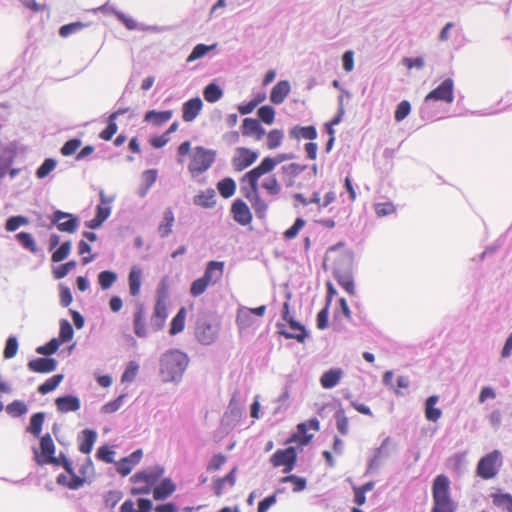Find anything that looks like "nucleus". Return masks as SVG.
Instances as JSON below:
<instances>
[{"instance_id": "nucleus-45", "label": "nucleus", "mask_w": 512, "mask_h": 512, "mask_svg": "<svg viewBox=\"0 0 512 512\" xmlns=\"http://www.w3.org/2000/svg\"><path fill=\"white\" fill-rule=\"evenodd\" d=\"M17 242L26 250L36 254L39 249L31 233L21 231L15 235Z\"/></svg>"}, {"instance_id": "nucleus-2", "label": "nucleus", "mask_w": 512, "mask_h": 512, "mask_svg": "<svg viewBox=\"0 0 512 512\" xmlns=\"http://www.w3.org/2000/svg\"><path fill=\"white\" fill-rule=\"evenodd\" d=\"M451 104L454 101V82L451 78L443 80L436 88L432 89L424 98L420 107V116L424 120L441 119L434 108L435 102Z\"/></svg>"}, {"instance_id": "nucleus-39", "label": "nucleus", "mask_w": 512, "mask_h": 512, "mask_svg": "<svg viewBox=\"0 0 512 512\" xmlns=\"http://www.w3.org/2000/svg\"><path fill=\"white\" fill-rule=\"evenodd\" d=\"M174 221L175 217L173 210L170 207L166 208L158 226V232L161 238H166L171 234Z\"/></svg>"}, {"instance_id": "nucleus-32", "label": "nucleus", "mask_w": 512, "mask_h": 512, "mask_svg": "<svg viewBox=\"0 0 512 512\" xmlns=\"http://www.w3.org/2000/svg\"><path fill=\"white\" fill-rule=\"evenodd\" d=\"M439 401L438 395L429 396L424 403L425 418L430 422H437L442 416V410L436 407Z\"/></svg>"}, {"instance_id": "nucleus-34", "label": "nucleus", "mask_w": 512, "mask_h": 512, "mask_svg": "<svg viewBox=\"0 0 512 512\" xmlns=\"http://www.w3.org/2000/svg\"><path fill=\"white\" fill-rule=\"evenodd\" d=\"M256 323V318L246 306L237 309L236 324L240 330H246Z\"/></svg>"}, {"instance_id": "nucleus-30", "label": "nucleus", "mask_w": 512, "mask_h": 512, "mask_svg": "<svg viewBox=\"0 0 512 512\" xmlns=\"http://www.w3.org/2000/svg\"><path fill=\"white\" fill-rule=\"evenodd\" d=\"M168 317L167 306L160 304L154 305L153 313L150 318V326L154 332L162 330Z\"/></svg>"}, {"instance_id": "nucleus-43", "label": "nucleus", "mask_w": 512, "mask_h": 512, "mask_svg": "<svg viewBox=\"0 0 512 512\" xmlns=\"http://www.w3.org/2000/svg\"><path fill=\"white\" fill-rule=\"evenodd\" d=\"M223 89L215 81L207 84L203 89V97L209 103H215L223 97Z\"/></svg>"}, {"instance_id": "nucleus-49", "label": "nucleus", "mask_w": 512, "mask_h": 512, "mask_svg": "<svg viewBox=\"0 0 512 512\" xmlns=\"http://www.w3.org/2000/svg\"><path fill=\"white\" fill-rule=\"evenodd\" d=\"M117 279V273L112 270H103L97 276L98 284L102 290L110 289Z\"/></svg>"}, {"instance_id": "nucleus-55", "label": "nucleus", "mask_w": 512, "mask_h": 512, "mask_svg": "<svg viewBox=\"0 0 512 512\" xmlns=\"http://www.w3.org/2000/svg\"><path fill=\"white\" fill-rule=\"evenodd\" d=\"M337 283L350 295L355 293V283L353 273L334 276Z\"/></svg>"}, {"instance_id": "nucleus-27", "label": "nucleus", "mask_w": 512, "mask_h": 512, "mask_svg": "<svg viewBox=\"0 0 512 512\" xmlns=\"http://www.w3.org/2000/svg\"><path fill=\"white\" fill-rule=\"evenodd\" d=\"M97 439V432L94 429L86 428L78 435L79 451L83 454L91 453Z\"/></svg>"}, {"instance_id": "nucleus-8", "label": "nucleus", "mask_w": 512, "mask_h": 512, "mask_svg": "<svg viewBox=\"0 0 512 512\" xmlns=\"http://www.w3.org/2000/svg\"><path fill=\"white\" fill-rule=\"evenodd\" d=\"M287 325L277 322L276 328L278 329V334L285 339H293L299 343H304L307 338L310 336V332L307 328L296 319H290Z\"/></svg>"}, {"instance_id": "nucleus-14", "label": "nucleus", "mask_w": 512, "mask_h": 512, "mask_svg": "<svg viewBox=\"0 0 512 512\" xmlns=\"http://www.w3.org/2000/svg\"><path fill=\"white\" fill-rule=\"evenodd\" d=\"M165 469L163 466L155 465L150 469H144L137 471L132 477L130 481L132 483H145L154 487L158 480L163 476Z\"/></svg>"}, {"instance_id": "nucleus-4", "label": "nucleus", "mask_w": 512, "mask_h": 512, "mask_svg": "<svg viewBox=\"0 0 512 512\" xmlns=\"http://www.w3.org/2000/svg\"><path fill=\"white\" fill-rule=\"evenodd\" d=\"M503 465L501 451L495 449L482 456L476 465V475L483 480L495 478Z\"/></svg>"}, {"instance_id": "nucleus-6", "label": "nucleus", "mask_w": 512, "mask_h": 512, "mask_svg": "<svg viewBox=\"0 0 512 512\" xmlns=\"http://www.w3.org/2000/svg\"><path fill=\"white\" fill-rule=\"evenodd\" d=\"M217 327L212 324L208 314L201 312L197 315L195 321V336L203 345L212 344L217 337Z\"/></svg>"}, {"instance_id": "nucleus-16", "label": "nucleus", "mask_w": 512, "mask_h": 512, "mask_svg": "<svg viewBox=\"0 0 512 512\" xmlns=\"http://www.w3.org/2000/svg\"><path fill=\"white\" fill-rule=\"evenodd\" d=\"M230 212L233 220L242 226H246L252 221V213L249 206L240 198L233 201Z\"/></svg>"}, {"instance_id": "nucleus-44", "label": "nucleus", "mask_w": 512, "mask_h": 512, "mask_svg": "<svg viewBox=\"0 0 512 512\" xmlns=\"http://www.w3.org/2000/svg\"><path fill=\"white\" fill-rule=\"evenodd\" d=\"M236 187V182L231 177H225L217 183V190L225 199H228L235 194Z\"/></svg>"}, {"instance_id": "nucleus-11", "label": "nucleus", "mask_w": 512, "mask_h": 512, "mask_svg": "<svg viewBox=\"0 0 512 512\" xmlns=\"http://www.w3.org/2000/svg\"><path fill=\"white\" fill-rule=\"evenodd\" d=\"M277 165L278 161H276L274 157L266 156L261 160V162L257 166L246 172L242 176L241 181L243 183L250 182L254 186H259V179L263 175L272 172Z\"/></svg>"}, {"instance_id": "nucleus-23", "label": "nucleus", "mask_w": 512, "mask_h": 512, "mask_svg": "<svg viewBox=\"0 0 512 512\" xmlns=\"http://www.w3.org/2000/svg\"><path fill=\"white\" fill-rule=\"evenodd\" d=\"M55 405L61 413L75 412L80 409L81 401L76 395L65 394L55 399Z\"/></svg>"}, {"instance_id": "nucleus-46", "label": "nucleus", "mask_w": 512, "mask_h": 512, "mask_svg": "<svg viewBox=\"0 0 512 512\" xmlns=\"http://www.w3.org/2000/svg\"><path fill=\"white\" fill-rule=\"evenodd\" d=\"M217 47V43H213L211 45H206L203 43H199L195 45L191 51V53L187 57V62H193L195 60L201 59L206 56L209 52L215 50Z\"/></svg>"}, {"instance_id": "nucleus-57", "label": "nucleus", "mask_w": 512, "mask_h": 512, "mask_svg": "<svg viewBox=\"0 0 512 512\" xmlns=\"http://www.w3.org/2000/svg\"><path fill=\"white\" fill-rule=\"evenodd\" d=\"M258 120L271 125L275 120V109L271 105H263L257 110Z\"/></svg>"}, {"instance_id": "nucleus-13", "label": "nucleus", "mask_w": 512, "mask_h": 512, "mask_svg": "<svg viewBox=\"0 0 512 512\" xmlns=\"http://www.w3.org/2000/svg\"><path fill=\"white\" fill-rule=\"evenodd\" d=\"M242 414L241 401L237 398L236 393H234L222 417V425L231 429L234 428L239 423Z\"/></svg>"}, {"instance_id": "nucleus-25", "label": "nucleus", "mask_w": 512, "mask_h": 512, "mask_svg": "<svg viewBox=\"0 0 512 512\" xmlns=\"http://www.w3.org/2000/svg\"><path fill=\"white\" fill-rule=\"evenodd\" d=\"M176 490V484L171 478H163L159 484L153 487V498L156 501H163L170 497Z\"/></svg>"}, {"instance_id": "nucleus-22", "label": "nucleus", "mask_w": 512, "mask_h": 512, "mask_svg": "<svg viewBox=\"0 0 512 512\" xmlns=\"http://www.w3.org/2000/svg\"><path fill=\"white\" fill-rule=\"evenodd\" d=\"M203 107L200 97H193L182 104V119L185 122L194 121Z\"/></svg>"}, {"instance_id": "nucleus-58", "label": "nucleus", "mask_w": 512, "mask_h": 512, "mask_svg": "<svg viewBox=\"0 0 512 512\" xmlns=\"http://www.w3.org/2000/svg\"><path fill=\"white\" fill-rule=\"evenodd\" d=\"M29 223V219L23 215H13L6 219L5 222V230L8 232H14L19 227L23 225H27Z\"/></svg>"}, {"instance_id": "nucleus-51", "label": "nucleus", "mask_w": 512, "mask_h": 512, "mask_svg": "<svg viewBox=\"0 0 512 512\" xmlns=\"http://www.w3.org/2000/svg\"><path fill=\"white\" fill-rule=\"evenodd\" d=\"M74 329L72 324L67 319H61L59 322V336L58 340L61 344L67 343L73 339Z\"/></svg>"}, {"instance_id": "nucleus-20", "label": "nucleus", "mask_w": 512, "mask_h": 512, "mask_svg": "<svg viewBox=\"0 0 512 512\" xmlns=\"http://www.w3.org/2000/svg\"><path fill=\"white\" fill-rule=\"evenodd\" d=\"M241 133L243 136L255 137L256 140H261L266 131L258 119L246 117L242 121Z\"/></svg>"}, {"instance_id": "nucleus-56", "label": "nucleus", "mask_w": 512, "mask_h": 512, "mask_svg": "<svg viewBox=\"0 0 512 512\" xmlns=\"http://www.w3.org/2000/svg\"><path fill=\"white\" fill-rule=\"evenodd\" d=\"M261 187L271 196H277L281 192V185L275 175L264 178Z\"/></svg>"}, {"instance_id": "nucleus-48", "label": "nucleus", "mask_w": 512, "mask_h": 512, "mask_svg": "<svg viewBox=\"0 0 512 512\" xmlns=\"http://www.w3.org/2000/svg\"><path fill=\"white\" fill-rule=\"evenodd\" d=\"M72 243L71 241L62 242L55 250L51 251V261L53 263H60L64 261L71 253Z\"/></svg>"}, {"instance_id": "nucleus-63", "label": "nucleus", "mask_w": 512, "mask_h": 512, "mask_svg": "<svg viewBox=\"0 0 512 512\" xmlns=\"http://www.w3.org/2000/svg\"><path fill=\"white\" fill-rule=\"evenodd\" d=\"M306 221L302 217H297L294 223L284 231L283 238L285 240H292L297 237L300 230L305 226Z\"/></svg>"}, {"instance_id": "nucleus-33", "label": "nucleus", "mask_w": 512, "mask_h": 512, "mask_svg": "<svg viewBox=\"0 0 512 512\" xmlns=\"http://www.w3.org/2000/svg\"><path fill=\"white\" fill-rule=\"evenodd\" d=\"M142 284V269L134 265L130 268L129 274H128V286H129V293L132 296H137L140 293Z\"/></svg>"}, {"instance_id": "nucleus-62", "label": "nucleus", "mask_w": 512, "mask_h": 512, "mask_svg": "<svg viewBox=\"0 0 512 512\" xmlns=\"http://www.w3.org/2000/svg\"><path fill=\"white\" fill-rule=\"evenodd\" d=\"M334 418L336 420L337 430L341 435H347L349 430L348 418L345 415V411L342 407H340L334 413Z\"/></svg>"}, {"instance_id": "nucleus-12", "label": "nucleus", "mask_w": 512, "mask_h": 512, "mask_svg": "<svg viewBox=\"0 0 512 512\" xmlns=\"http://www.w3.org/2000/svg\"><path fill=\"white\" fill-rule=\"evenodd\" d=\"M39 439L41 452L36 447H33L32 450L36 463L43 466L49 463V458L54 459L56 447L49 433L40 436Z\"/></svg>"}, {"instance_id": "nucleus-52", "label": "nucleus", "mask_w": 512, "mask_h": 512, "mask_svg": "<svg viewBox=\"0 0 512 512\" xmlns=\"http://www.w3.org/2000/svg\"><path fill=\"white\" fill-rule=\"evenodd\" d=\"M57 166V160L54 158H45L44 161L35 171V176L38 179L46 178Z\"/></svg>"}, {"instance_id": "nucleus-19", "label": "nucleus", "mask_w": 512, "mask_h": 512, "mask_svg": "<svg viewBox=\"0 0 512 512\" xmlns=\"http://www.w3.org/2000/svg\"><path fill=\"white\" fill-rule=\"evenodd\" d=\"M58 362L52 357H38L28 361L27 368L34 373H50L57 369Z\"/></svg>"}, {"instance_id": "nucleus-18", "label": "nucleus", "mask_w": 512, "mask_h": 512, "mask_svg": "<svg viewBox=\"0 0 512 512\" xmlns=\"http://www.w3.org/2000/svg\"><path fill=\"white\" fill-rule=\"evenodd\" d=\"M142 457V449L134 450L129 456L121 458L116 463L117 472L123 477L129 475L134 466H136L141 461Z\"/></svg>"}, {"instance_id": "nucleus-17", "label": "nucleus", "mask_w": 512, "mask_h": 512, "mask_svg": "<svg viewBox=\"0 0 512 512\" xmlns=\"http://www.w3.org/2000/svg\"><path fill=\"white\" fill-rule=\"evenodd\" d=\"M245 198L249 200L251 206L255 212V215L259 219L266 218L268 211V204L259 194V186L252 185L250 193H245Z\"/></svg>"}, {"instance_id": "nucleus-42", "label": "nucleus", "mask_w": 512, "mask_h": 512, "mask_svg": "<svg viewBox=\"0 0 512 512\" xmlns=\"http://www.w3.org/2000/svg\"><path fill=\"white\" fill-rule=\"evenodd\" d=\"M490 497L494 506L506 512H512V494L498 491L492 493Z\"/></svg>"}, {"instance_id": "nucleus-59", "label": "nucleus", "mask_w": 512, "mask_h": 512, "mask_svg": "<svg viewBox=\"0 0 512 512\" xmlns=\"http://www.w3.org/2000/svg\"><path fill=\"white\" fill-rule=\"evenodd\" d=\"M61 345V341L57 338L50 339L44 345L38 346L36 348V353L50 357L52 354L56 353Z\"/></svg>"}, {"instance_id": "nucleus-64", "label": "nucleus", "mask_w": 512, "mask_h": 512, "mask_svg": "<svg viewBox=\"0 0 512 512\" xmlns=\"http://www.w3.org/2000/svg\"><path fill=\"white\" fill-rule=\"evenodd\" d=\"M81 145V139L71 138L62 145V147L60 148V153L65 157L72 156L77 152Z\"/></svg>"}, {"instance_id": "nucleus-31", "label": "nucleus", "mask_w": 512, "mask_h": 512, "mask_svg": "<svg viewBox=\"0 0 512 512\" xmlns=\"http://www.w3.org/2000/svg\"><path fill=\"white\" fill-rule=\"evenodd\" d=\"M173 111L172 110H148L145 112L143 121L147 123H151L152 125L159 127L169 121L172 118Z\"/></svg>"}, {"instance_id": "nucleus-35", "label": "nucleus", "mask_w": 512, "mask_h": 512, "mask_svg": "<svg viewBox=\"0 0 512 512\" xmlns=\"http://www.w3.org/2000/svg\"><path fill=\"white\" fill-rule=\"evenodd\" d=\"M289 136L292 139L304 138L307 140H314L317 138V129L314 125L301 126L296 125L289 131Z\"/></svg>"}, {"instance_id": "nucleus-47", "label": "nucleus", "mask_w": 512, "mask_h": 512, "mask_svg": "<svg viewBox=\"0 0 512 512\" xmlns=\"http://www.w3.org/2000/svg\"><path fill=\"white\" fill-rule=\"evenodd\" d=\"M63 374H55L52 377L45 380L42 384H40L37 388L38 393L41 395H46L52 391H54L60 383L63 381Z\"/></svg>"}, {"instance_id": "nucleus-5", "label": "nucleus", "mask_w": 512, "mask_h": 512, "mask_svg": "<svg viewBox=\"0 0 512 512\" xmlns=\"http://www.w3.org/2000/svg\"><path fill=\"white\" fill-rule=\"evenodd\" d=\"M216 158V151L197 146L188 165V170L192 175L198 176L207 171Z\"/></svg>"}, {"instance_id": "nucleus-61", "label": "nucleus", "mask_w": 512, "mask_h": 512, "mask_svg": "<svg viewBox=\"0 0 512 512\" xmlns=\"http://www.w3.org/2000/svg\"><path fill=\"white\" fill-rule=\"evenodd\" d=\"M19 343L18 339L14 335H10L5 342V347L3 350V358L4 359H12L16 356L18 351Z\"/></svg>"}, {"instance_id": "nucleus-3", "label": "nucleus", "mask_w": 512, "mask_h": 512, "mask_svg": "<svg viewBox=\"0 0 512 512\" xmlns=\"http://www.w3.org/2000/svg\"><path fill=\"white\" fill-rule=\"evenodd\" d=\"M450 480L444 474L437 475L432 482L433 506L431 512H455L456 502L451 497Z\"/></svg>"}, {"instance_id": "nucleus-26", "label": "nucleus", "mask_w": 512, "mask_h": 512, "mask_svg": "<svg viewBox=\"0 0 512 512\" xmlns=\"http://www.w3.org/2000/svg\"><path fill=\"white\" fill-rule=\"evenodd\" d=\"M133 330L137 337L146 338L145 308L143 303H138L133 315Z\"/></svg>"}, {"instance_id": "nucleus-15", "label": "nucleus", "mask_w": 512, "mask_h": 512, "mask_svg": "<svg viewBox=\"0 0 512 512\" xmlns=\"http://www.w3.org/2000/svg\"><path fill=\"white\" fill-rule=\"evenodd\" d=\"M236 151L238 155L232 158V166L236 171H243L248 168L259 156L258 151L246 147H238Z\"/></svg>"}, {"instance_id": "nucleus-7", "label": "nucleus", "mask_w": 512, "mask_h": 512, "mask_svg": "<svg viewBox=\"0 0 512 512\" xmlns=\"http://www.w3.org/2000/svg\"><path fill=\"white\" fill-rule=\"evenodd\" d=\"M396 451L397 444L390 436L386 437L381 445L374 450L373 456L368 459L365 475H369L374 470L378 469L383 461L388 459Z\"/></svg>"}, {"instance_id": "nucleus-53", "label": "nucleus", "mask_w": 512, "mask_h": 512, "mask_svg": "<svg viewBox=\"0 0 512 512\" xmlns=\"http://www.w3.org/2000/svg\"><path fill=\"white\" fill-rule=\"evenodd\" d=\"M281 483H292L293 484V492H301L307 487V480L304 477L289 474L282 478H280Z\"/></svg>"}, {"instance_id": "nucleus-24", "label": "nucleus", "mask_w": 512, "mask_h": 512, "mask_svg": "<svg viewBox=\"0 0 512 512\" xmlns=\"http://www.w3.org/2000/svg\"><path fill=\"white\" fill-rule=\"evenodd\" d=\"M344 375V372L341 368L333 367L323 372L321 375L319 382L322 388L324 389H333L336 387L342 377Z\"/></svg>"}, {"instance_id": "nucleus-50", "label": "nucleus", "mask_w": 512, "mask_h": 512, "mask_svg": "<svg viewBox=\"0 0 512 512\" xmlns=\"http://www.w3.org/2000/svg\"><path fill=\"white\" fill-rule=\"evenodd\" d=\"M5 410L9 416L19 418L28 412V406L22 400H14L5 407Z\"/></svg>"}, {"instance_id": "nucleus-37", "label": "nucleus", "mask_w": 512, "mask_h": 512, "mask_svg": "<svg viewBox=\"0 0 512 512\" xmlns=\"http://www.w3.org/2000/svg\"><path fill=\"white\" fill-rule=\"evenodd\" d=\"M216 193L212 188H208L206 191H201L199 194L195 195L193 198V203L196 206L202 208H213L216 204Z\"/></svg>"}, {"instance_id": "nucleus-9", "label": "nucleus", "mask_w": 512, "mask_h": 512, "mask_svg": "<svg viewBox=\"0 0 512 512\" xmlns=\"http://www.w3.org/2000/svg\"><path fill=\"white\" fill-rule=\"evenodd\" d=\"M270 462L273 467H283V473H290L297 463V450L294 446L284 449H277L271 456Z\"/></svg>"}, {"instance_id": "nucleus-60", "label": "nucleus", "mask_w": 512, "mask_h": 512, "mask_svg": "<svg viewBox=\"0 0 512 512\" xmlns=\"http://www.w3.org/2000/svg\"><path fill=\"white\" fill-rule=\"evenodd\" d=\"M116 120L117 119H115L114 115L108 116L107 125H106L105 129H103L99 134V137L102 140L109 141L116 134V132L118 130Z\"/></svg>"}, {"instance_id": "nucleus-41", "label": "nucleus", "mask_w": 512, "mask_h": 512, "mask_svg": "<svg viewBox=\"0 0 512 512\" xmlns=\"http://www.w3.org/2000/svg\"><path fill=\"white\" fill-rule=\"evenodd\" d=\"M186 315V308L184 306L180 307L170 322L169 334L171 336H175L184 330Z\"/></svg>"}, {"instance_id": "nucleus-54", "label": "nucleus", "mask_w": 512, "mask_h": 512, "mask_svg": "<svg viewBox=\"0 0 512 512\" xmlns=\"http://www.w3.org/2000/svg\"><path fill=\"white\" fill-rule=\"evenodd\" d=\"M76 266L77 262L75 260H70L66 263L54 266L52 268L53 277L57 280L63 279L70 273L71 270L75 269Z\"/></svg>"}, {"instance_id": "nucleus-1", "label": "nucleus", "mask_w": 512, "mask_h": 512, "mask_svg": "<svg viewBox=\"0 0 512 512\" xmlns=\"http://www.w3.org/2000/svg\"><path fill=\"white\" fill-rule=\"evenodd\" d=\"M189 356L179 349H169L159 360V372L163 382L179 383L189 365Z\"/></svg>"}, {"instance_id": "nucleus-29", "label": "nucleus", "mask_w": 512, "mask_h": 512, "mask_svg": "<svg viewBox=\"0 0 512 512\" xmlns=\"http://www.w3.org/2000/svg\"><path fill=\"white\" fill-rule=\"evenodd\" d=\"M224 270V262L211 260L206 264L202 277L212 284L221 279Z\"/></svg>"}, {"instance_id": "nucleus-36", "label": "nucleus", "mask_w": 512, "mask_h": 512, "mask_svg": "<svg viewBox=\"0 0 512 512\" xmlns=\"http://www.w3.org/2000/svg\"><path fill=\"white\" fill-rule=\"evenodd\" d=\"M236 473L237 467H233L229 473H227L224 477L217 478L213 483V491L216 496H221L223 494L224 485L228 484L229 487H233L236 483Z\"/></svg>"}, {"instance_id": "nucleus-38", "label": "nucleus", "mask_w": 512, "mask_h": 512, "mask_svg": "<svg viewBox=\"0 0 512 512\" xmlns=\"http://www.w3.org/2000/svg\"><path fill=\"white\" fill-rule=\"evenodd\" d=\"M100 10L106 11L109 10L128 30H136L138 29V23L131 17L127 16L122 11L117 8L110 6L108 3L104 4L100 7Z\"/></svg>"}, {"instance_id": "nucleus-28", "label": "nucleus", "mask_w": 512, "mask_h": 512, "mask_svg": "<svg viewBox=\"0 0 512 512\" xmlns=\"http://www.w3.org/2000/svg\"><path fill=\"white\" fill-rule=\"evenodd\" d=\"M290 90L291 86L289 81L280 80L270 91V101L275 105L282 104L288 96Z\"/></svg>"}, {"instance_id": "nucleus-21", "label": "nucleus", "mask_w": 512, "mask_h": 512, "mask_svg": "<svg viewBox=\"0 0 512 512\" xmlns=\"http://www.w3.org/2000/svg\"><path fill=\"white\" fill-rule=\"evenodd\" d=\"M354 253L347 250L335 260L333 265V276L353 273Z\"/></svg>"}, {"instance_id": "nucleus-10", "label": "nucleus", "mask_w": 512, "mask_h": 512, "mask_svg": "<svg viewBox=\"0 0 512 512\" xmlns=\"http://www.w3.org/2000/svg\"><path fill=\"white\" fill-rule=\"evenodd\" d=\"M49 218L51 221V224L48 226L49 229L56 226L59 231L66 233H74L80 223L78 216L58 209Z\"/></svg>"}, {"instance_id": "nucleus-40", "label": "nucleus", "mask_w": 512, "mask_h": 512, "mask_svg": "<svg viewBox=\"0 0 512 512\" xmlns=\"http://www.w3.org/2000/svg\"><path fill=\"white\" fill-rule=\"evenodd\" d=\"M46 414L45 412H36L33 413L29 420V425L26 427V432L33 435L35 438H39L41 436L43 423L45 421Z\"/></svg>"}]
</instances>
